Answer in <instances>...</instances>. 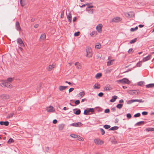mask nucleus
<instances>
[{"mask_svg": "<svg viewBox=\"0 0 154 154\" xmlns=\"http://www.w3.org/2000/svg\"><path fill=\"white\" fill-rule=\"evenodd\" d=\"M86 10L88 11L90 14H93V9L89 10L87 8L86 9Z\"/></svg>", "mask_w": 154, "mask_h": 154, "instance_id": "nucleus-38", "label": "nucleus"}, {"mask_svg": "<svg viewBox=\"0 0 154 154\" xmlns=\"http://www.w3.org/2000/svg\"><path fill=\"white\" fill-rule=\"evenodd\" d=\"M102 74L100 73H97L95 75L96 78L98 79L100 78L102 76Z\"/></svg>", "mask_w": 154, "mask_h": 154, "instance_id": "nucleus-34", "label": "nucleus"}, {"mask_svg": "<svg viewBox=\"0 0 154 154\" xmlns=\"http://www.w3.org/2000/svg\"><path fill=\"white\" fill-rule=\"evenodd\" d=\"M9 122L8 121H0V125H4L5 126H7L9 125Z\"/></svg>", "mask_w": 154, "mask_h": 154, "instance_id": "nucleus-14", "label": "nucleus"}, {"mask_svg": "<svg viewBox=\"0 0 154 154\" xmlns=\"http://www.w3.org/2000/svg\"><path fill=\"white\" fill-rule=\"evenodd\" d=\"M104 127L106 129H108L110 128V126L109 125H105L104 126Z\"/></svg>", "mask_w": 154, "mask_h": 154, "instance_id": "nucleus-46", "label": "nucleus"}, {"mask_svg": "<svg viewBox=\"0 0 154 154\" xmlns=\"http://www.w3.org/2000/svg\"><path fill=\"white\" fill-rule=\"evenodd\" d=\"M151 57V55H148L147 56L143 58L142 61L143 62H145L146 61L150 60Z\"/></svg>", "mask_w": 154, "mask_h": 154, "instance_id": "nucleus-15", "label": "nucleus"}, {"mask_svg": "<svg viewBox=\"0 0 154 154\" xmlns=\"http://www.w3.org/2000/svg\"><path fill=\"white\" fill-rule=\"evenodd\" d=\"M134 102V100H128L127 102L128 104H131V103Z\"/></svg>", "mask_w": 154, "mask_h": 154, "instance_id": "nucleus-49", "label": "nucleus"}, {"mask_svg": "<svg viewBox=\"0 0 154 154\" xmlns=\"http://www.w3.org/2000/svg\"><path fill=\"white\" fill-rule=\"evenodd\" d=\"M112 70L111 69H107L106 71V73H110L111 71Z\"/></svg>", "mask_w": 154, "mask_h": 154, "instance_id": "nucleus-54", "label": "nucleus"}, {"mask_svg": "<svg viewBox=\"0 0 154 154\" xmlns=\"http://www.w3.org/2000/svg\"><path fill=\"white\" fill-rule=\"evenodd\" d=\"M103 95V93L102 92H100L98 94V96L100 97H102Z\"/></svg>", "mask_w": 154, "mask_h": 154, "instance_id": "nucleus-60", "label": "nucleus"}, {"mask_svg": "<svg viewBox=\"0 0 154 154\" xmlns=\"http://www.w3.org/2000/svg\"><path fill=\"white\" fill-rule=\"evenodd\" d=\"M94 110L93 108H87L84 110V114L85 115H87L89 114V112H94Z\"/></svg>", "mask_w": 154, "mask_h": 154, "instance_id": "nucleus-4", "label": "nucleus"}, {"mask_svg": "<svg viewBox=\"0 0 154 154\" xmlns=\"http://www.w3.org/2000/svg\"><path fill=\"white\" fill-rule=\"evenodd\" d=\"M134 52V50L132 48H130L128 51V53L130 54H132Z\"/></svg>", "mask_w": 154, "mask_h": 154, "instance_id": "nucleus-42", "label": "nucleus"}, {"mask_svg": "<svg viewBox=\"0 0 154 154\" xmlns=\"http://www.w3.org/2000/svg\"><path fill=\"white\" fill-rule=\"evenodd\" d=\"M126 116L127 118L129 119H131V116L130 113H128L127 114Z\"/></svg>", "mask_w": 154, "mask_h": 154, "instance_id": "nucleus-53", "label": "nucleus"}, {"mask_svg": "<svg viewBox=\"0 0 154 154\" xmlns=\"http://www.w3.org/2000/svg\"><path fill=\"white\" fill-rule=\"evenodd\" d=\"M119 127L118 126H115L114 127H112L110 128L109 130H111V131H114L115 130H117L119 128Z\"/></svg>", "mask_w": 154, "mask_h": 154, "instance_id": "nucleus-25", "label": "nucleus"}, {"mask_svg": "<svg viewBox=\"0 0 154 154\" xmlns=\"http://www.w3.org/2000/svg\"><path fill=\"white\" fill-rule=\"evenodd\" d=\"M80 103V101L79 100H77L75 101V106L76 105H79Z\"/></svg>", "mask_w": 154, "mask_h": 154, "instance_id": "nucleus-48", "label": "nucleus"}, {"mask_svg": "<svg viewBox=\"0 0 154 154\" xmlns=\"http://www.w3.org/2000/svg\"><path fill=\"white\" fill-rule=\"evenodd\" d=\"M134 102H138L139 103H143V102H144V101L142 100L141 99H139V100L134 99Z\"/></svg>", "mask_w": 154, "mask_h": 154, "instance_id": "nucleus-40", "label": "nucleus"}, {"mask_svg": "<svg viewBox=\"0 0 154 154\" xmlns=\"http://www.w3.org/2000/svg\"><path fill=\"white\" fill-rule=\"evenodd\" d=\"M15 28L16 29L17 31L20 32L21 31V28L20 27L19 23L18 21H17L16 22Z\"/></svg>", "mask_w": 154, "mask_h": 154, "instance_id": "nucleus-10", "label": "nucleus"}, {"mask_svg": "<svg viewBox=\"0 0 154 154\" xmlns=\"http://www.w3.org/2000/svg\"><path fill=\"white\" fill-rule=\"evenodd\" d=\"M94 141V143L98 145H101L103 143V142L99 139H95Z\"/></svg>", "mask_w": 154, "mask_h": 154, "instance_id": "nucleus-7", "label": "nucleus"}, {"mask_svg": "<svg viewBox=\"0 0 154 154\" xmlns=\"http://www.w3.org/2000/svg\"><path fill=\"white\" fill-rule=\"evenodd\" d=\"M104 89L106 91H109L111 90L112 88L110 85H107L104 87Z\"/></svg>", "mask_w": 154, "mask_h": 154, "instance_id": "nucleus-13", "label": "nucleus"}, {"mask_svg": "<svg viewBox=\"0 0 154 154\" xmlns=\"http://www.w3.org/2000/svg\"><path fill=\"white\" fill-rule=\"evenodd\" d=\"M142 62H143V61H139L137 63L135 67H140L142 65Z\"/></svg>", "mask_w": 154, "mask_h": 154, "instance_id": "nucleus-29", "label": "nucleus"}, {"mask_svg": "<svg viewBox=\"0 0 154 154\" xmlns=\"http://www.w3.org/2000/svg\"><path fill=\"white\" fill-rule=\"evenodd\" d=\"M110 112L109 109H106L104 111V112L105 113H109Z\"/></svg>", "mask_w": 154, "mask_h": 154, "instance_id": "nucleus-56", "label": "nucleus"}, {"mask_svg": "<svg viewBox=\"0 0 154 154\" xmlns=\"http://www.w3.org/2000/svg\"><path fill=\"white\" fill-rule=\"evenodd\" d=\"M144 83V82L143 81H140L138 82V85L139 86H141Z\"/></svg>", "mask_w": 154, "mask_h": 154, "instance_id": "nucleus-52", "label": "nucleus"}, {"mask_svg": "<svg viewBox=\"0 0 154 154\" xmlns=\"http://www.w3.org/2000/svg\"><path fill=\"white\" fill-rule=\"evenodd\" d=\"M138 28V27L137 26H136L135 28H132L130 29V31L131 32H134L136 30H137Z\"/></svg>", "mask_w": 154, "mask_h": 154, "instance_id": "nucleus-39", "label": "nucleus"}, {"mask_svg": "<svg viewBox=\"0 0 154 154\" xmlns=\"http://www.w3.org/2000/svg\"><path fill=\"white\" fill-rule=\"evenodd\" d=\"M146 131L148 132L150 131H154V128H148L145 129Z\"/></svg>", "mask_w": 154, "mask_h": 154, "instance_id": "nucleus-31", "label": "nucleus"}, {"mask_svg": "<svg viewBox=\"0 0 154 154\" xmlns=\"http://www.w3.org/2000/svg\"><path fill=\"white\" fill-rule=\"evenodd\" d=\"M79 95L81 97H82L85 96V92L84 91L81 92L79 93Z\"/></svg>", "mask_w": 154, "mask_h": 154, "instance_id": "nucleus-32", "label": "nucleus"}, {"mask_svg": "<svg viewBox=\"0 0 154 154\" xmlns=\"http://www.w3.org/2000/svg\"><path fill=\"white\" fill-rule=\"evenodd\" d=\"M83 125V124L80 122H78L76 123H72L70 124V125L75 127H80Z\"/></svg>", "mask_w": 154, "mask_h": 154, "instance_id": "nucleus-8", "label": "nucleus"}, {"mask_svg": "<svg viewBox=\"0 0 154 154\" xmlns=\"http://www.w3.org/2000/svg\"><path fill=\"white\" fill-rule=\"evenodd\" d=\"M57 120H56V119H54L53 121V123L54 124H56L57 123Z\"/></svg>", "mask_w": 154, "mask_h": 154, "instance_id": "nucleus-64", "label": "nucleus"}, {"mask_svg": "<svg viewBox=\"0 0 154 154\" xmlns=\"http://www.w3.org/2000/svg\"><path fill=\"white\" fill-rule=\"evenodd\" d=\"M89 5V3H87L86 4H84V5H82V6H80V8H82L85 7L86 5Z\"/></svg>", "mask_w": 154, "mask_h": 154, "instance_id": "nucleus-58", "label": "nucleus"}, {"mask_svg": "<svg viewBox=\"0 0 154 154\" xmlns=\"http://www.w3.org/2000/svg\"><path fill=\"white\" fill-rule=\"evenodd\" d=\"M102 24H100L97 26H96V29L98 32H102Z\"/></svg>", "mask_w": 154, "mask_h": 154, "instance_id": "nucleus-9", "label": "nucleus"}, {"mask_svg": "<svg viewBox=\"0 0 154 154\" xmlns=\"http://www.w3.org/2000/svg\"><path fill=\"white\" fill-rule=\"evenodd\" d=\"M122 20V19L119 17H116L113 18L112 20V22L115 23H118L121 21Z\"/></svg>", "mask_w": 154, "mask_h": 154, "instance_id": "nucleus-6", "label": "nucleus"}, {"mask_svg": "<svg viewBox=\"0 0 154 154\" xmlns=\"http://www.w3.org/2000/svg\"><path fill=\"white\" fill-rule=\"evenodd\" d=\"M14 115V113H11L10 114H8V115L7 116V118H10L12 117H13V116Z\"/></svg>", "mask_w": 154, "mask_h": 154, "instance_id": "nucleus-45", "label": "nucleus"}, {"mask_svg": "<svg viewBox=\"0 0 154 154\" xmlns=\"http://www.w3.org/2000/svg\"><path fill=\"white\" fill-rule=\"evenodd\" d=\"M8 96L7 94H2L0 95V97L3 99H7L8 98Z\"/></svg>", "mask_w": 154, "mask_h": 154, "instance_id": "nucleus-27", "label": "nucleus"}, {"mask_svg": "<svg viewBox=\"0 0 154 154\" xmlns=\"http://www.w3.org/2000/svg\"><path fill=\"white\" fill-rule=\"evenodd\" d=\"M13 79L14 78H9L7 79V81L10 83L12 82Z\"/></svg>", "mask_w": 154, "mask_h": 154, "instance_id": "nucleus-43", "label": "nucleus"}, {"mask_svg": "<svg viewBox=\"0 0 154 154\" xmlns=\"http://www.w3.org/2000/svg\"><path fill=\"white\" fill-rule=\"evenodd\" d=\"M64 126H65L64 124H62L59 125H58V128H59V130H62L63 129V128L64 127Z\"/></svg>", "mask_w": 154, "mask_h": 154, "instance_id": "nucleus-22", "label": "nucleus"}, {"mask_svg": "<svg viewBox=\"0 0 154 154\" xmlns=\"http://www.w3.org/2000/svg\"><path fill=\"white\" fill-rule=\"evenodd\" d=\"M145 123V122L143 121H141L137 122L135 124L134 126H140L144 125Z\"/></svg>", "mask_w": 154, "mask_h": 154, "instance_id": "nucleus-16", "label": "nucleus"}, {"mask_svg": "<svg viewBox=\"0 0 154 154\" xmlns=\"http://www.w3.org/2000/svg\"><path fill=\"white\" fill-rule=\"evenodd\" d=\"M54 67V65H50L49 66L48 68V70L49 71H51L53 68Z\"/></svg>", "mask_w": 154, "mask_h": 154, "instance_id": "nucleus-28", "label": "nucleus"}, {"mask_svg": "<svg viewBox=\"0 0 154 154\" xmlns=\"http://www.w3.org/2000/svg\"><path fill=\"white\" fill-rule=\"evenodd\" d=\"M26 0H20V3L22 6H24L26 4Z\"/></svg>", "mask_w": 154, "mask_h": 154, "instance_id": "nucleus-24", "label": "nucleus"}, {"mask_svg": "<svg viewBox=\"0 0 154 154\" xmlns=\"http://www.w3.org/2000/svg\"><path fill=\"white\" fill-rule=\"evenodd\" d=\"M140 91L138 90H130L128 91V93L131 95H136L140 94Z\"/></svg>", "mask_w": 154, "mask_h": 154, "instance_id": "nucleus-3", "label": "nucleus"}, {"mask_svg": "<svg viewBox=\"0 0 154 154\" xmlns=\"http://www.w3.org/2000/svg\"><path fill=\"white\" fill-rule=\"evenodd\" d=\"M142 114L143 116L146 115L148 114V112L146 111H143L142 112Z\"/></svg>", "mask_w": 154, "mask_h": 154, "instance_id": "nucleus-57", "label": "nucleus"}, {"mask_svg": "<svg viewBox=\"0 0 154 154\" xmlns=\"http://www.w3.org/2000/svg\"><path fill=\"white\" fill-rule=\"evenodd\" d=\"M111 111L112 112H114L116 111V108L115 107H113L111 109Z\"/></svg>", "mask_w": 154, "mask_h": 154, "instance_id": "nucleus-61", "label": "nucleus"}, {"mask_svg": "<svg viewBox=\"0 0 154 154\" xmlns=\"http://www.w3.org/2000/svg\"><path fill=\"white\" fill-rule=\"evenodd\" d=\"M80 34V32L79 31H78L74 33V35L75 36H78Z\"/></svg>", "mask_w": 154, "mask_h": 154, "instance_id": "nucleus-47", "label": "nucleus"}, {"mask_svg": "<svg viewBox=\"0 0 154 154\" xmlns=\"http://www.w3.org/2000/svg\"><path fill=\"white\" fill-rule=\"evenodd\" d=\"M53 107L52 106H50L48 107L47 108V110L48 112H51L53 111Z\"/></svg>", "mask_w": 154, "mask_h": 154, "instance_id": "nucleus-18", "label": "nucleus"}, {"mask_svg": "<svg viewBox=\"0 0 154 154\" xmlns=\"http://www.w3.org/2000/svg\"><path fill=\"white\" fill-rule=\"evenodd\" d=\"M97 34V31H94L91 32L90 34V35L92 36H95Z\"/></svg>", "mask_w": 154, "mask_h": 154, "instance_id": "nucleus-26", "label": "nucleus"}, {"mask_svg": "<svg viewBox=\"0 0 154 154\" xmlns=\"http://www.w3.org/2000/svg\"><path fill=\"white\" fill-rule=\"evenodd\" d=\"M74 90V88H69V93H70L72 91Z\"/></svg>", "mask_w": 154, "mask_h": 154, "instance_id": "nucleus-63", "label": "nucleus"}, {"mask_svg": "<svg viewBox=\"0 0 154 154\" xmlns=\"http://www.w3.org/2000/svg\"><path fill=\"white\" fill-rule=\"evenodd\" d=\"M100 131L102 135H104L105 134V131L103 128H101L100 129Z\"/></svg>", "mask_w": 154, "mask_h": 154, "instance_id": "nucleus-51", "label": "nucleus"}, {"mask_svg": "<svg viewBox=\"0 0 154 154\" xmlns=\"http://www.w3.org/2000/svg\"><path fill=\"white\" fill-rule=\"evenodd\" d=\"M140 116V113H137L135 114L134 115V117L135 118L138 117H139Z\"/></svg>", "mask_w": 154, "mask_h": 154, "instance_id": "nucleus-50", "label": "nucleus"}, {"mask_svg": "<svg viewBox=\"0 0 154 154\" xmlns=\"http://www.w3.org/2000/svg\"><path fill=\"white\" fill-rule=\"evenodd\" d=\"M78 135H77L76 134H70V136L71 137L73 138H77V137H78Z\"/></svg>", "mask_w": 154, "mask_h": 154, "instance_id": "nucleus-44", "label": "nucleus"}, {"mask_svg": "<svg viewBox=\"0 0 154 154\" xmlns=\"http://www.w3.org/2000/svg\"><path fill=\"white\" fill-rule=\"evenodd\" d=\"M46 35L45 34H42L40 37V39L42 40L45 39L46 38Z\"/></svg>", "mask_w": 154, "mask_h": 154, "instance_id": "nucleus-33", "label": "nucleus"}, {"mask_svg": "<svg viewBox=\"0 0 154 154\" xmlns=\"http://www.w3.org/2000/svg\"><path fill=\"white\" fill-rule=\"evenodd\" d=\"M67 87V86H60L59 89L60 91H62L64 90Z\"/></svg>", "mask_w": 154, "mask_h": 154, "instance_id": "nucleus-21", "label": "nucleus"}, {"mask_svg": "<svg viewBox=\"0 0 154 154\" xmlns=\"http://www.w3.org/2000/svg\"><path fill=\"white\" fill-rule=\"evenodd\" d=\"M73 113L76 115H79L81 112L80 109L78 108L73 109Z\"/></svg>", "mask_w": 154, "mask_h": 154, "instance_id": "nucleus-11", "label": "nucleus"}, {"mask_svg": "<svg viewBox=\"0 0 154 154\" xmlns=\"http://www.w3.org/2000/svg\"><path fill=\"white\" fill-rule=\"evenodd\" d=\"M117 82L119 83H120L123 84H128L131 82L130 81L126 78H124L122 79L118 80Z\"/></svg>", "mask_w": 154, "mask_h": 154, "instance_id": "nucleus-2", "label": "nucleus"}, {"mask_svg": "<svg viewBox=\"0 0 154 154\" xmlns=\"http://www.w3.org/2000/svg\"><path fill=\"white\" fill-rule=\"evenodd\" d=\"M78 137H77V139L79 140L82 141L84 140V139L82 137H80L79 135H78Z\"/></svg>", "mask_w": 154, "mask_h": 154, "instance_id": "nucleus-41", "label": "nucleus"}, {"mask_svg": "<svg viewBox=\"0 0 154 154\" xmlns=\"http://www.w3.org/2000/svg\"><path fill=\"white\" fill-rule=\"evenodd\" d=\"M94 88L100 89V85L97 83H95L94 86Z\"/></svg>", "mask_w": 154, "mask_h": 154, "instance_id": "nucleus-30", "label": "nucleus"}, {"mask_svg": "<svg viewBox=\"0 0 154 154\" xmlns=\"http://www.w3.org/2000/svg\"><path fill=\"white\" fill-rule=\"evenodd\" d=\"M17 42L20 44V45L21 47L24 46V45L23 42V41L20 38H18L17 39Z\"/></svg>", "mask_w": 154, "mask_h": 154, "instance_id": "nucleus-12", "label": "nucleus"}, {"mask_svg": "<svg viewBox=\"0 0 154 154\" xmlns=\"http://www.w3.org/2000/svg\"><path fill=\"white\" fill-rule=\"evenodd\" d=\"M14 140L12 138H10L7 142V143L10 144L14 142Z\"/></svg>", "mask_w": 154, "mask_h": 154, "instance_id": "nucleus-35", "label": "nucleus"}, {"mask_svg": "<svg viewBox=\"0 0 154 154\" xmlns=\"http://www.w3.org/2000/svg\"><path fill=\"white\" fill-rule=\"evenodd\" d=\"M100 46V45L99 44L98 45H95V47L97 49H99Z\"/></svg>", "mask_w": 154, "mask_h": 154, "instance_id": "nucleus-55", "label": "nucleus"}, {"mask_svg": "<svg viewBox=\"0 0 154 154\" xmlns=\"http://www.w3.org/2000/svg\"><path fill=\"white\" fill-rule=\"evenodd\" d=\"M111 61L109 60L107 62V65L108 66H110L111 65Z\"/></svg>", "mask_w": 154, "mask_h": 154, "instance_id": "nucleus-62", "label": "nucleus"}, {"mask_svg": "<svg viewBox=\"0 0 154 154\" xmlns=\"http://www.w3.org/2000/svg\"><path fill=\"white\" fill-rule=\"evenodd\" d=\"M67 18L68 20V21L69 22L71 23V22L72 19V15L71 13H69L68 15L67 16Z\"/></svg>", "mask_w": 154, "mask_h": 154, "instance_id": "nucleus-20", "label": "nucleus"}, {"mask_svg": "<svg viewBox=\"0 0 154 154\" xmlns=\"http://www.w3.org/2000/svg\"><path fill=\"white\" fill-rule=\"evenodd\" d=\"M123 105L122 104L119 103L117 105L116 107L117 108L120 109L122 107Z\"/></svg>", "mask_w": 154, "mask_h": 154, "instance_id": "nucleus-37", "label": "nucleus"}, {"mask_svg": "<svg viewBox=\"0 0 154 154\" xmlns=\"http://www.w3.org/2000/svg\"><path fill=\"white\" fill-rule=\"evenodd\" d=\"M87 55L86 56L89 57H91L92 56V54L91 52V49L89 48H88L86 49Z\"/></svg>", "mask_w": 154, "mask_h": 154, "instance_id": "nucleus-5", "label": "nucleus"}, {"mask_svg": "<svg viewBox=\"0 0 154 154\" xmlns=\"http://www.w3.org/2000/svg\"><path fill=\"white\" fill-rule=\"evenodd\" d=\"M117 97L116 96L114 95L112 97V99L110 100L111 102H114L117 99Z\"/></svg>", "mask_w": 154, "mask_h": 154, "instance_id": "nucleus-19", "label": "nucleus"}, {"mask_svg": "<svg viewBox=\"0 0 154 154\" xmlns=\"http://www.w3.org/2000/svg\"><path fill=\"white\" fill-rule=\"evenodd\" d=\"M154 87V83H151L148 84L146 85L147 88H152Z\"/></svg>", "mask_w": 154, "mask_h": 154, "instance_id": "nucleus-23", "label": "nucleus"}, {"mask_svg": "<svg viewBox=\"0 0 154 154\" xmlns=\"http://www.w3.org/2000/svg\"><path fill=\"white\" fill-rule=\"evenodd\" d=\"M75 65L78 69H79L81 68V64L78 62H76L75 63Z\"/></svg>", "mask_w": 154, "mask_h": 154, "instance_id": "nucleus-17", "label": "nucleus"}, {"mask_svg": "<svg viewBox=\"0 0 154 154\" xmlns=\"http://www.w3.org/2000/svg\"><path fill=\"white\" fill-rule=\"evenodd\" d=\"M0 85L3 87H7L10 88L12 87V85L11 83L7 81H4V82L1 83Z\"/></svg>", "mask_w": 154, "mask_h": 154, "instance_id": "nucleus-1", "label": "nucleus"}, {"mask_svg": "<svg viewBox=\"0 0 154 154\" xmlns=\"http://www.w3.org/2000/svg\"><path fill=\"white\" fill-rule=\"evenodd\" d=\"M64 11H63L61 14V18H63L64 17Z\"/></svg>", "mask_w": 154, "mask_h": 154, "instance_id": "nucleus-59", "label": "nucleus"}, {"mask_svg": "<svg viewBox=\"0 0 154 154\" xmlns=\"http://www.w3.org/2000/svg\"><path fill=\"white\" fill-rule=\"evenodd\" d=\"M137 40V38H134V39L131 40L130 41V44H133Z\"/></svg>", "mask_w": 154, "mask_h": 154, "instance_id": "nucleus-36", "label": "nucleus"}]
</instances>
